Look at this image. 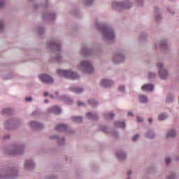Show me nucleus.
Listing matches in <instances>:
<instances>
[{"label": "nucleus", "mask_w": 179, "mask_h": 179, "mask_svg": "<svg viewBox=\"0 0 179 179\" xmlns=\"http://www.w3.org/2000/svg\"><path fill=\"white\" fill-rule=\"evenodd\" d=\"M59 76H64V78H68L69 79H71L72 80H75L76 79H79V76L76 73H73L71 71H65V70H57V72Z\"/></svg>", "instance_id": "1"}, {"label": "nucleus", "mask_w": 179, "mask_h": 179, "mask_svg": "<svg viewBox=\"0 0 179 179\" xmlns=\"http://www.w3.org/2000/svg\"><path fill=\"white\" fill-rule=\"evenodd\" d=\"M80 68L82 71L84 72H86L87 73H93L94 69L93 66H92V64L87 61H83L81 62L80 65Z\"/></svg>", "instance_id": "2"}, {"label": "nucleus", "mask_w": 179, "mask_h": 179, "mask_svg": "<svg viewBox=\"0 0 179 179\" xmlns=\"http://www.w3.org/2000/svg\"><path fill=\"white\" fill-rule=\"evenodd\" d=\"M101 31L103 37H105L106 40H113L114 39V37H115L113 29L110 28H102Z\"/></svg>", "instance_id": "3"}, {"label": "nucleus", "mask_w": 179, "mask_h": 179, "mask_svg": "<svg viewBox=\"0 0 179 179\" xmlns=\"http://www.w3.org/2000/svg\"><path fill=\"white\" fill-rule=\"evenodd\" d=\"M157 68H159V76L162 79H166L169 74L167 73V71L164 69H163V64L159 63L157 64Z\"/></svg>", "instance_id": "4"}, {"label": "nucleus", "mask_w": 179, "mask_h": 179, "mask_svg": "<svg viewBox=\"0 0 179 179\" xmlns=\"http://www.w3.org/2000/svg\"><path fill=\"white\" fill-rule=\"evenodd\" d=\"M9 172L11 173L10 176H0V179H10V178H16L17 177V171L15 169H10Z\"/></svg>", "instance_id": "5"}, {"label": "nucleus", "mask_w": 179, "mask_h": 179, "mask_svg": "<svg viewBox=\"0 0 179 179\" xmlns=\"http://www.w3.org/2000/svg\"><path fill=\"white\" fill-rule=\"evenodd\" d=\"M39 79H41V80H42V82L43 83H54V80H52V78H51V77H50L48 75L45 74H42L41 76H39Z\"/></svg>", "instance_id": "6"}, {"label": "nucleus", "mask_w": 179, "mask_h": 179, "mask_svg": "<svg viewBox=\"0 0 179 179\" xmlns=\"http://www.w3.org/2000/svg\"><path fill=\"white\" fill-rule=\"evenodd\" d=\"M130 3L129 1L126 2L125 3H120V2H115L113 3V7L114 8V6L116 5V6H119L122 9H129L131 6H128Z\"/></svg>", "instance_id": "7"}, {"label": "nucleus", "mask_w": 179, "mask_h": 179, "mask_svg": "<svg viewBox=\"0 0 179 179\" xmlns=\"http://www.w3.org/2000/svg\"><path fill=\"white\" fill-rule=\"evenodd\" d=\"M24 167L26 170H31V169H34V163L31 160H27L25 162Z\"/></svg>", "instance_id": "8"}, {"label": "nucleus", "mask_w": 179, "mask_h": 179, "mask_svg": "<svg viewBox=\"0 0 179 179\" xmlns=\"http://www.w3.org/2000/svg\"><path fill=\"white\" fill-rule=\"evenodd\" d=\"M111 85H113L111 80L103 79L101 81V86H103V87H110Z\"/></svg>", "instance_id": "9"}, {"label": "nucleus", "mask_w": 179, "mask_h": 179, "mask_svg": "<svg viewBox=\"0 0 179 179\" xmlns=\"http://www.w3.org/2000/svg\"><path fill=\"white\" fill-rule=\"evenodd\" d=\"M29 125L31 128H36L37 129H41L43 128V124L36 122H31Z\"/></svg>", "instance_id": "10"}, {"label": "nucleus", "mask_w": 179, "mask_h": 179, "mask_svg": "<svg viewBox=\"0 0 179 179\" xmlns=\"http://www.w3.org/2000/svg\"><path fill=\"white\" fill-rule=\"evenodd\" d=\"M141 89H142V90H145V92H152V90H153V89H154V87L152 85L147 84V85H143L141 87Z\"/></svg>", "instance_id": "11"}, {"label": "nucleus", "mask_w": 179, "mask_h": 179, "mask_svg": "<svg viewBox=\"0 0 179 179\" xmlns=\"http://www.w3.org/2000/svg\"><path fill=\"white\" fill-rule=\"evenodd\" d=\"M49 113H53V114H61V108L58 106H53L52 109L49 110Z\"/></svg>", "instance_id": "12"}, {"label": "nucleus", "mask_w": 179, "mask_h": 179, "mask_svg": "<svg viewBox=\"0 0 179 179\" xmlns=\"http://www.w3.org/2000/svg\"><path fill=\"white\" fill-rule=\"evenodd\" d=\"M57 131H66L68 129V126L66 124H58L56 126Z\"/></svg>", "instance_id": "13"}, {"label": "nucleus", "mask_w": 179, "mask_h": 179, "mask_svg": "<svg viewBox=\"0 0 179 179\" xmlns=\"http://www.w3.org/2000/svg\"><path fill=\"white\" fill-rule=\"evenodd\" d=\"M87 117L89 120H96L97 118V115L92 113H87Z\"/></svg>", "instance_id": "14"}, {"label": "nucleus", "mask_w": 179, "mask_h": 179, "mask_svg": "<svg viewBox=\"0 0 179 179\" xmlns=\"http://www.w3.org/2000/svg\"><path fill=\"white\" fill-rule=\"evenodd\" d=\"M177 135V133L174 130H171L168 132L167 134V137L168 138H174Z\"/></svg>", "instance_id": "15"}, {"label": "nucleus", "mask_w": 179, "mask_h": 179, "mask_svg": "<svg viewBox=\"0 0 179 179\" xmlns=\"http://www.w3.org/2000/svg\"><path fill=\"white\" fill-rule=\"evenodd\" d=\"M51 48H55L56 51L61 50V46L58 43H52L50 46Z\"/></svg>", "instance_id": "16"}, {"label": "nucleus", "mask_w": 179, "mask_h": 179, "mask_svg": "<svg viewBox=\"0 0 179 179\" xmlns=\"http://www.w3.org/2000/svg\"><path fill=\"white\" fill-rule=\"evenodd\" d=\"M72 120L73 121V122H77L78 124H80V122H82V117H73Z\"/></svg>", "instance_id": "17"}, {"label": "nucleus", "mask_w": 179, "mask_h": 179, "mask_svg": "<svg viewBox=\"0 0 179 179\" xmlns=\"http://www.w3.org/2000/svg\"><path fill=\"white\" fill-rule=\"evenodd\" d=\"M115 127L117 128H125V123L121 122H116Z\"/></svg>", "instance_id": "18"}, {"label": "nucleus", "mask_w": 179, "mask_h": 179, "mask_svg": "<svg viewBox=\"0 0 179 179\" xmlns=\"http://www.w3.org/2000/svg\"><path fill=\"white\" fill-rule=\"evenodd\" d=\"M117 159H120V160H122V159H125V157H126L125 153L118 152L117 154Z\"/></svg>", "instance_id": "19"}, {"label": "nucleus", "mask_w": 179, "mask_h": 179, "mask_svg": "<svg viewBox=\"0 0 179 179\" xmlns=\"http://www.w3.org/2000/svg\"><path fill=\"white\" fill-rule=\"evenodd\" d=\"M139 100L141 103H146L148 101V98L143 95L139 96Z\"/></svg>", "instance_id": "20"}, {"label": "nucleus", "mask_w": 179, "mask_h": 179, "mask_svg": "<svg viewBox=\"0 0 179 179\" xmlns=\"http://www.w3.org/2000/svg\"><path fill=\"white\" fill-rule=\"evenodd\" d=\"M167 118V115H166L165 114H161L158 116V120L159 121H163L164 120H166Z\"/></svg>", "instance_id": "21"}, {"label": "nucleus", "mask_w": 179, "mask_h": 179, "mask_svg": "<svg viewBox=\"0 0 179 179\" xmlns=\"http://www.w3.org/2000/svg\"><path fill=\"white\" fill-rule=\"evenodd\" d=\"M73 92H75V93H82L83 90V88H73Z\"/></svg>", "instance_id": "22"}, {"label": "nucleus", "mask_w": 179, "mask_h": 179, "mask_svg": "<svg viewBox=\"0 0 179 179\" xmlns=\"http://www.w3.org/2000/svg\"><path fill=\"white\" fill-rule=\"evenodd\" d=\"M3 113H7L8 114H10L12 113V109H10L9 108H6L3 110Z\"/></svg>", "instance_id": "23"}, {"label": "nucleus", "mask_w": 179, "mask_h": 179, "mask_svg": "<svg viewBox=\"0 0 179 179\" xmlns=\"http://www.w3.org/2000/svg\"><path fill=\"white\" fill-rule=\"evenodd\" d=\"M155 77H156V73H150L148 74L149 79H152V78H155Z\"/></svg>", "instance_id": "24"}, {"label": "nucleus", "mask_w": 179, "mask_h": 179, "mask_svg": "<svg viewBox=\"0 0 179 179\" xmlns=\"http://www.w3.org/2000/svg\"><path fill=\"white\" fill-rule=\"evenodd\" d=\"M114 114L113 113H108L106 115V118L108 119H111V118H114Z\"/></svg>", "instance_id": "25"}, {"label": "nucleus", "mask_w": 179, "mask_h": 179, "mask_svg": "<svg viewBox=\"0 0 179 179\" xmlns=\"http://www.w3.org/2000/svg\"><path fill=\"white\" fill-rule=\"evenodd\" d=\"M161 46L163 48H166V47L167 46V42H166V41H163L161 43Z\"/></svg>", "instance_id": "26"}, {"label": "nucleus", "mask_w": 179, "mask_h": 179, "mask_svg": "<svg viewBox=\"0 0 179 179\" xmlns=\"http://www.w3.org/2000/svg\"><path fill=\"white\" fill-rule=\"evenodd\" d=\"M86 6H89V5H92L93 3V0H85Z\"/></svg>", "instance_id": "27"}, {"label": "nucleus", "mask_w": 179, "mask_h": 179, "mask_svg": "<svg viewBox=\"0 0 179 179\" xmlns=\"http://www.w3.org/2000/svg\"><path fill=\"white\" fill-rule=\"evenodd\" d=\"M138 138H139V134L135 135V136L133 137V141H134V142H136V141H138Z\"/></svg>", "instance_id": "28"}, {"label": "nucleus", "mask_w": 179, "mask_h": 179, "mask_svg": "<svg viewBox=\"0 0 179 179\" xmlns=\"http://www.w3.org/2000/svg\"><path fill=\"white\" fill-rule=\"evenodd\" d=\"M89 103L92 104V106H94V104H96V101H94V99L90 100Z\"/></svg>", "instance_id": "29"}, {"label": "nucleus", "mask_w": 179, "mask_h": 179, "mask_svg": "<svg viewBox=\"0 0 179 179\" xmlns=\"http://www.w3.org/2000/svg\"><path fill=\"white\" fill-rule=\"evenodd\" d=\"M3 29V22L0 21V31Z\"/></svg>", "instance_id": "30"}, {"label": "nucleus", "mask_w": 179, "mask_h": 179, "mask_svg": "<svg viewBox=\"0 0 179 179\" xmlns=\"http://www.w3.org/2000/svg\"><path fill=\"white\" fill-rule=\"evenodd\" d=\"M119 90H120V92H124V90H125V87H124V86H120V87H119Z\"/></svg>", "instance_id": "31"}, {"label": "nucleus", "mask_w": 179, "mask_h": 179, "mask_svg": "<svg viewBox=\"0 0 179 179\" xmlns=\"http://www.w3.org/2000/svg\"><path fill=\"white\" fill-rule=\"evenodd\" d=\"M78 107H80L81 106H85V103L83 102L78 101Z\"/></svg>", "instance_id": "32"}, {"label": "nucleus", "mask_w": 179, "mask_h": 179, "mask_svg": "<svg viewBox=\"0 0 179 179\" xmlns=\"http://www.w3.org/2000/svg\"><path fill=\"white\" fill-rule=\"evenodd\" d=\"M137 121H138V122H142V121H143V120L141 117H137Z\"/></svg>", "instance_id": "33"}, {"label": "nucleus", "mask_w": 179, "mask_h": 179, "mask_svg": "<svg viewBox=\"0 0 179 179\" xmlns=\"http://www.w3.org/2000/svg\"><path fill=\"white\" fill-rule=\"evenodd\" d=\"M170 162H171V159H170V158H166V163L167 164H169V163H170Z\"/></svg>", "instance_id": "34"}, {"label": "nucleus", "mask_w": 179, "mask_h": 179, "mask_svg": "<svg viewBox=\"0 0 179 179\" xmlns=\"http://www.w3.org/2000/svg\"><path fill=\"white\" fill-rule=\"evenodd\" d=\"M151 134H152V136H149V134H148L147 138H154L155 135L153 134V133H151Z\"/></svg>", "instance_id": "35"}, {"label": "nucleus", "mask_w": 179, "mask_h": 179, "mask_svg": "<svg viewBox=\"0 0 179 179\" xmlns=\"http://www.w3.org/2000/svg\"><path fill=\"white\" fill-rule=\"evenodd\" d=\"M26 101H31V97L25 98Z\"/></svg>", "instance_id": "36"}, {"label": "nucleus", "mask_w": 179, "mask_h": 179, "mask_svg": "<svg viewBox=\"0 0 179 179\" xmlns=\"http://www.w3.org/2000/svg\"><path fill=\"white\" fill-rule=\"evenodd\" d=\"M4 5V3L3 1H0V8H2Z\"/></svg>", "instance_id": "37"}, {"label": "nucleus", "mask_w": 179, "mask_h": 179, "mask_svg": "<svg viewBox=\"0 0 179 179\" xmlns=\"http://www.w3.org/2000/svg\"><path fill=\"white\" fill-rule=\"evenodd\" d=\"M128 115H131V117L134 115V113H131V112H129L128 113Z\"/></svg>", "instance_id": "38"}, {"label": "nucleus", "mask_w": 179, "mask_h": 179, "mask_svg": "<svg viewBox=\"0 0 179 179\" xmlns=\"http://www.w3.org/2000/svg\"><path fill=\"white\" fill-rule=\"evenodd\" d=\"M152 121H153V120H152V118L148 119V122L152 123Z\"/></svg>", "instance_id": "39"}, {"label": "nucleus", "mask_w": 179, "mask_h": 179, "mask_svg": "<svg viewBox=\"0 0 179 179\" xmlns=\"http://www.w3.org/2000/svg\"><path fill=\"white\" fill-rule=\"evenodd\" d=\"M20 153H22V152H14V155H20Z\"/></svg>", "instance_id": "40"}, {"label": "nucleus", "mask_w": 179, "mask_h": 179, "mask_svg": "<svg viewBox=\"0 0 179 179\" xmlns=\"http://www.w3.org/2000/svg\"><path fill=\"white\" fill-rule=\"evenodd\" d=\"M43 96H48V92H45V93L43 94Z\"/></svg>", "instance_id": "41"}, {"label": "nucleus", "mask_w": 179, "mask_h": 179, "mask_svg": "<svg viewBox=\"0 0 179 179\" xmlns=\"http://www.w3.org/2000/svg\"><path fill=\"white\" fill-rule=\"evenodd\" d=\"M131 171H129L128 173H127V176H131Z\"/></svg>", "instance_id": "42"}, {"label": "nucleus", "mask_w": 179, "mask_h": 179, "mask_svg": "<svg viewBox=\"0 0 179 179\" xmlns=\"http://www.w3.org/2000/svg\"><path fill=\"white\" fill-rule=\"evenodd\" d=\"M166 101H168V102H169V101H171V100H170V99L167 98V99H166Z\"/></svg>", "instance_id": "43"}, {"label": "nucleus", "mask_w": 179, "mask_h": 179, "mask_svg": "<svg viewBox=\"0 0 179 179\" xmlns=\"http://www.w3.org/2000/svg\"><path fill=\"white\" fill-rule=\"evenodd\" d=\"M5 139H8V138H9V136H4Z\"/></svg>", "instance_id": "44"}, {"label": "nucleus", "mask_w": 179, "mask_h": 179, "mask_svg": "<svg viewBox=\"0 0 179 179\" xmlns=\"http://www.w3.org/2000/svg\"><path fill=\"white\" fill-rule=\"evenodd\" d=\"M159 17H160V16L156 17V20H159Z\"/></svg>", "instance_id": "45"}, {"label": "nucleus", "mask_w": 179, "mask_h": 179, "mask_svg": "<svg viewBox=\"0 0 179 179\" xmlns=\"http://www.w3.org/2000/svg\"><path fill=\"white\" fill-rule=\"evenodd\" d=\"M45 103H48V100H45Z\"/></svg>", "instance_id": "46"}, {"label": "nucleus", "mask_w": 179, "mask_h": 179, "mask_svg": "<svg viewBox=\"0 0 179 179\" xmlns=\"http://www.w3.org/2000/svg\"><path fill=\"white\" fill-rule=\"evenodd\" d=\"M50 97H52V95H50Z\"/></svg>", "instance_id": "47"}, {"label": "nucleus", "mask_w": 179, "mask_h": 179, "mask_svg": "<svg viewBox=\"0 0 179 179\" xmlns=\"http://www.w3.org/2000/svg\"><path fill=\"white\" fill-rule=\"evenodd\" d=\"M51 138H55V137H51Z\"/></svg>", "instance_id": "48"}]
</instances>
